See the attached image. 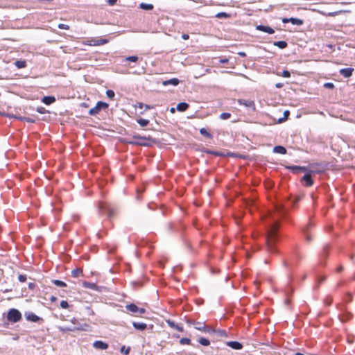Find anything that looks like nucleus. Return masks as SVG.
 Here are the masks:
<instances>
[{"instance_id": "f257e3e1", "label": "nucleus", "mask_w": 355, "mask_h": 355, "mask_svg": "<svg viewBox=\"0 0 355 355\" xmlns=\"http://www.w3.org/2000/svg\"><path fill=\"white\" fill-rule=\"evenodd\" d=\"M279 228V223L277 222L274 223L270 225L269 230L267 232V236L266 237V243L267 250L270 253H275L277 252L275 247V243L277 241V230Z\"/></svg>"}, {"instance_id": "f03ea898", "label": "nucleus", "mask_w": 355, "mask_h": 355, "mask_svg": "<svg viewBox=\"0 0 355 355\" xmlns=\"http://www.w3.org/2000/svg\"><path fill=\"white\" fill-rule=\"evenodd\" d=\"M21 318V314L17 309H11L8 311L7 315V319L8 321L17 322L19 321Z\"/></svg>"}, {"instance_id": "7ed1b4c3", "label": "nucleus", "mask_w": 355, "mask_h": 355, "mask_svg": "<svg viewBox=\"0 0 355 355\" xmlns=\"http://www.w3.org/2000/svg\"><path fill=\"white\" fill-rule=\"evenodd\" d=\"M108 107V104L102 101H98L96 106L89 110V114L90 115H96L102 109H105Z\"/></svg>"}, {"instance_id": "20e7f679", "label": "nucleus", "mask_w": 355, "mask_h": 355, "mask_svg": "<svg viewBox=\"0 0 355 355\" xmlns=\"http://www.w3.org/2000/svg\"><path fill=\"white\" fill-rule=\"evenodd\" d=\"M135 139H138V145L139 146H149L155 143L153 139H150L149 138H146L145 137H139L138 135H135Z\"/></svg>"}, {"instance_id": "39448f33", "label": "nucleus", "mask_w": 355, "mask_h": 355, "mask_svg": "<svg viewBox=\"0 0 355 355\" xmlns=\"http://www.w3.org/2000/svg\"><path fill=\"white\" fill-rule=\"evenodd\" d=\"M237 102L241 105H244L246 107L250 108L252 111L255 110V104L253 101L245 99H238Z\"/></svg>"}, {"instance_id": "423d86ee", "label": "nucleus", "mask_w": 355, "mask_h": 355, "mask_svg": "<svg viewBox=\"0 0 355 355\" xmlns=\"http://www.w3.org/2000/svg\"><path fill=\"white\" fill-rule=\"evenodd\" d=\"M159 83H162V85L163 86H167L169 85H171L173 86H176L180 83V80L176 78H173L166 80H157V84H159Z\"/></svg>"}, {"instance_id": "0eeeda50", "label": "nucleus", "mask_w": 355, "mask_h": 355, "mask_svg": "<svg viewBox=\"0 0 355 355\" xmlns=\"http://www.w3.org/2000/svg\"><path fill=\"white\" fill-rule=\"evenodd\" d=\"M282 22L284 23V24L291 22L292 24L297 25V26H300V25L303 24V20L302 19H298V18H294V17L283 18L282 19Z\"/></svg>"}, {"instance_id": "6e6552de", "label": "nucleus", "mask_w": 355, "mask_h": 355, "mask_svg": "<svg viewBox=\"0 0 355 355\" xmlns=\"http://www.w3.org/2000/svg\"><path fill=\"white\" fill-rule=\"evenodd\" d=\"M354 70V68H350V67L349 68H344V69H341L339 71V73L340 75H342L345 78H349L352 76Z\"/></svg>"}, {"instance_id": "1a4fd4ad", "label": "nucleus", "mask_w": 355, "mask_h": 355, "mask_svg": "<svg viewBox=\"0 0 355 355\" xmlns=\"http://www.w3.org/2000/svg\"><path fill=\"white\" fill-rule=\"evenodd\" d=\"M93 347L98 349H106L108 348V344L101 340H96L93 343Z\"/></svg>"}, {"instance_id": "9d476101", "label": "nucleus", "mask_w": 355, "mask_h": 355, "mask_svg": "<svg viewBox=\"0 0 355 355\" xmlns=\"http://www.w3.org/2000/svg\"><path fill=\"white\" fill-rule=\"evenodd\" d=\"M26 318L28 321L37 322L39 320H42L40 317L35 315L34 313L29 312L25 314Z\"/></svg>"}, {"instance_id": "9b49d317", "label": "nucleus", "mask_w": 355, "mask_h": 355, "mask_svg": "<svg viewBox=\"0 0 355 355\" xmlns=\"http://www.w3.org/2000/svg\"><path fill=\"white\" fill-rule=\"evenodd\" d=\"M227 345L234 349H241L243 348V345L241 343L238 341H228L227 342Z\"/></svg>"}, {"instance_id": "f8f14e48", "label": "nucleus", "mask_w": 355, "mask_h": 355, "mask_svg": "<svg viewBox=\"0 0 355 355\" xmlns=\"http://www.w3.org/2000/svg\"><path fill=\"white\" fill-rule=\"evenodd\" d=\"M257 29L259 31L267 33L268 34H273L275 33V31L273 28H272L270 26H263V25L257 26Z\"/></svg>"}, {"instance_id": "ddd939ff", "label": "nucleus", "mask_w": 355, "mask_h": 355, "mask_svg": "<svg viewBox=\"0 0 355 355\" xmlns=\"http://www.w3.org/2000/svg\"><path fill=\"white\" fill-rule=\"evenodd\" d=\"M302 181L306 182V185L307 187H311L313 184V181L311 178V175L310 173L305 174L302 179Z\"/></svg>"}, {"instance_id": "4468645a", "label": "nucleus", "mask_w": 355, "mask_h": 355, "mask_svg": "<svg viewBox=\"0 0 355 355\" xmlns=\"http://www.w3.org/2000/svg\"><path fill=\"white\" fill-rule=\"evenodd\" d=\"M272 151L275 153H279V154H282V155L286 154V152H287L286 148H284L282 146H275L273 148Z\"/></svg>"}, {"instance_id": "2eb2a0df", "label": "nucleus", "mask_w": 355, "mask_h": 355, "mask_svg": "<svg viewBox=\"0 0 355 355\" xmlns=\"http://www.w3.org/2000/svg\"><path fill=\"white\" fill-rule=\"evenodd\" d=\"M55 101V98L52 96H44L42 99V102L46 105H51Z\"/></svg>"}, {"instance_id": "dca6fc26", "label": "nucleus", "mask_w": 355, "mask_h": 355, "mask_svg": "<svg viewBox=\"0 0 355 355\" xmlns=\"http://www.w3.org/2000/svg\"><path fill=\"white\" fill-rule=\"evenodd\" d=\"M189 107V104L184 102L180 103L177 105L176 109L179 112H184Z\"/></svg>"}, {"instance_id": "f3484780", "label": "nucleus", "mask_w": 355, "mask_h": 355, "mask_svg": "<svg viewBox=\"0 0 355 355\" xmlns=\"http://www.w3.org/2000/svg\"><path fill=\"white\" fill-rule=\"evenodd\" d=\"M125 308L127 310H128L129 311H130L133 313H137L138 310H139V307L137 306H136L135 304H128V305H126Z\"/></svg>"}, {"instance_id": "a211bd4d", "label": "nucleus", "mask_w": 355, "mask_h": 355, "mask_svg": "<svg viewBox=\"0 0 355 355\" xmlns=\"http://www.w3.org/2000/svg\"><path fill=\"white\" fill-rule=\"evenodd\" d=\"M132 324L133 327L138 330L143 331L146 328V324L145 323L134 322Z\"/></svg>"}, {"instance_id": "6ab92c4d", "label": "nucleus", "mask_w": 355, "mask_h": 355, "mask_svg": "<svg viewBox=\"0 0 355 355\" xmlns=\"http://www.w3.org/2000/svg\"><path fill=\"white\" fill-rule=\"evenodd\" d=\"M99 209H102V210H103V209H106V211H107V216H108L109 218H112V217L114 216V211H113L112 209H110V208H105V207L103 206V203H100V205H99Z\"/></svg>"}, {"instance_id": "aec40b11", "label": "nucleus", "mask_w": 355, "mask_h": 355, "mask_svg": "<svg viewBox=\"0 0 355 355\" xmlns=\"http://www.w3.org/2000/svg\"><path fill=\"white\" fill-rule=\"evenodd\" d=\"M273 45L279 47V49H285L287 46V42L285 41L274 42Z\"/></svg>"}, {"instance_id": "412c9836", "label": "nucleus", "mask_w": 355, "mask_h": 355, "mask_svg": "<svg viewBox=\"0 0 355 355\" xmlns=\"http://www.w3.org/2000/svg\"><path fill=\"white\" fill-rule=\"evenodd\" d=\"M194 327L196 329L200 330V331H205V329H206V326H205V323L200 322H195Z\"/></svg>"}, {"instance_id": "4be33fe9", "label": "nucleus", "mask_w": 355, "mask_h": 355, "mask_svg": "<svg viewBox=\"0 0 355 355\" xmlns=\"http://www.w3.org/2000/svg\"><path fill=\"white\" fill-rule=\"evenodd\" d=\"M15 65L18 69H22V68H24L26 66V62L24 60H19L15 61Z\"/></svg>"}, {"instance_id": "5701e85b", "label": "nucleus", "mask_w": 355, "mask_h": 355, "mask_svg": "<svg viewBox=\"0 0 355 355\" xmlns=\"http://www.w3.org/2000/svg\"><path fill=\"white\" fill-rule=\"evenodd\" d=\"M82 273H83V270L81 269L76 268L71 271V276L73 277H78L80 275H82Z\"/></svg>"}, {"instance_id": "b1692460", "label": "nucleus", "mask_w": 355, "mask_h": 355, "mask_svg": "<svg viewBox=\"0 0 355 355\" xmlns=\"http://www.w3.org/2000/svg\"><path fill=\"white\" fill-rule=\"evenodd\" d=\"M140 8L144 10H152L153 8V5L151 3H140Z\"/></svg>"}, {"instance_id": "393cba45", "label": "nucleus", "mask_w": 355, "mask_h": 355, "mask_svg": "<svg viewBox=\"0 0 355 355\" xmlns=\"http://www.w3.org/2000/svg\"><path fill=\"white\" fill-rule=\"evenodd\" d=\"M200 133L207 138H212V135L204 128L200 130Z\"/></svg>"}, {"instance_id": "a878e982", "label": "nucleus", "mask_w": 355, "mask_h": 355, "mask_svg": "<svg viewBox=\"0 0 355 355\" xmlns=\"http://www.w3.org/2000/svg\"><path fill=\"white\" fill-rule=\"evenodd\" d=\"M52 282L57 286L58 287H65L67 286V284L65 282L61 281V280H58V279H55V280H52Z\"/></svg>"}, {"instance_id": "bb28decb", "label": "nucleus", "mask_w": 355, "mask_h": 355, "mask_svg": "<svg viewBox=\"0 0 355 355\" xmlns=\"http://www.w3.org/2000/svg\"><path fill=\"white\" fill-rule=\"evenodd\" d=\"M198 343L200 344H201L202 345H204V346H208L209 344H210V342L208 339L205 338H200L198 339Z\"/></svg>"}, {"instance_id": "cd10ccee", "label": "nucleus", "mask_w": 355, "mask_h": 355, "mask_svg": "<svg viewBox=\"0 0 355 355\" xmlns=\"http://www.w3.org/2000/svg\"><path fill=\"white\" fill-rule=\"evenodd\" d=\"M289 114H290L289 111L288 110H285L284 112V117L279 119H278V123H281L285 121L288 119Z\"/></svg>"}, {"instance_id": "c85d7f7f", "label": "nucleus", "mask_w": 355, "mask_h": 355, "mask_svg": "<svg viewBox=\"0 0 355 355\" xmlns=\"http://www.w3.org/2000/svg\"><path fill=\"white\" fill-rule=\"evenodd\" d=\"M215 334H216L217 336H220V337H226L227 336L226 331L222 330V329L216 330Z\"/></svg>"}, {"instance_id": "c756f323", "label": "nucleus", "mask_w": 355, "mask_h": 355, "mask_svg": "<svg viewBox=\"0 0 355 355\" xmlns=\"http://www.w3.org/2000/svg\"><path fill=\"white\" fill-rule=\"evenodd\" d=\"M230 17V15L228 14V13H226V12H218L216 15V17L217 18H219V19H222V18H228Z\"/></svg>"}, {"instance_id": "7c9ffc66", "label": "nucleus", "mask_w": 355, "mask_h": 355, "mask_svg": "<svg viewBox=\"0 0 355 355\" xmlns=\"http://www.w3.org/2000/svg\"><path fill=\"white\" fill-rule=\"evenodd\" d=\"M286 168L294 173H299V166H288Z\"/></svg>"}, {"instance_id": "2f4dec72", "label": "nucleus", "mask_w": 355, "mask_h": 355, "mask_svg": "<svg viewBox=\"0 0 355 355\" xmlns=\"http://www.w3.org/2000/svg\"><path fill=\"white\" fill-rule=\"evenodd\" d=\"M230 116H231V114L230 113L223 112V113L220 114V119H222V120H226V119H230Z\"/></svg>"}, {"instance_id": "473e14b6", "label": "nucleus", "mask_w": 355, "mask_h": 355, "mask_svg": "<svg viewBox=\"0 0 355 355\" xmlns=\"http://www.w3.org/2000/svg\"><path fill=\"white\" fill-rule=\"evenodd\" d=\"M275 209L277 211H278L280 214L282 215H284V207L282 205H277L275 206Z\"/></svg>"}, {"instance_id": "72a5a7b5", "label": "nucleus", "mask_w": 355, "mask_h": 355, "mask_svg": "<svg viewBox=\"0 0 355 355\" xmlns=\"http://www.w3.org/2000/svg\"><path fill=\"white\" fill-rule=\"evenodd\" d=\"M83 286L85 288H92V289H94L96 288V286L94 283H89V282H85L83 283Z\"/></svg>"}, {"instance_id": "f704fd0d", "label": "nucleus", "mask_w": 355, "mask_h": 355, "mask_svg": "<svg viewBox=\"0 0 355 355\" xmlns=\"http://www.w3.org/2000/svg\"><path fill=\"white\" fill-rule=\"evenodd\" d=\"M137 121L138 123L142 127L147 125L148 123V121L144 119H140Z\"/></svg>"}, {"instance_id": "c9c22d12", "label": "nucleus", "mask_w": 355, "mask_h": 355, "mask_svg": "<svg viewBox=\"0 0 355 355\" xmlns=\"http://www.w3.org/2000/svg\"><path fill=\"white\" fill-rule=\"evenodd\" d=\"M19 119L21 121H26L28 123H35V120L34 119L30 118V117L24 116V117H20Z\"/></svg>"}, {"instance_id": "e433bc0d", "label": "nucleus", "mask_w": 355, "mask_h": 355, "mask_svg": "<svg viewBox=\"0 0 355 355\" xmlns=\"http://www.w3.org/2000/svg\"><path fill=\"white\" fill-rule=\"evenodd\" d=\"M130 347H125V346H122L121 347V352L123 353L125 355H128L130 353Z\"/></svg>"}, {"instance_id": "4c0bfd02", "label": "nucleus", "mask_w": 355, "mask_h": 355, "mask_svg": "<svg viewBox=\"0 0 355 355\" xmlns=\"http://www.w3.org/2000/svg\"><path fill=\"white\" fill-rule=\"evenodd\" d=\"M107 42V40L105 39H100L95 42L94 45H103Z\"/></svg>"}, {"instance_id": "58836bf2", "label": "nucleus", "mask_w": 355, "mask_h": 355, "mask_svg": "<svg viewBox=\"0 0 355 355\" xmlns=\"http://www.w3.org/2000/svg\"><path fill=\"white\" fill-rule=\"evenodd\" d=\"M138 59H139V58L137 56L133 55V56L127 57L125 58V60L135 62L138 60Z\"/></svg>"}, {"instance_id": "ea45409f", "label": "nucleus", "mask_w": 355, "mask_h": 355, "mask_svg": "<svg viewBox=\"0 0 355 355\" xmlns=\"http://www.w3.org/2000/svg\"><path fill=\"white\" fill-rule=\"evenodd\" d=\"M190 342H191V340L189 338H182L180 340V343L182 345H189L190 343Z\"/></svg>"}, {"instance_id": "a19ab883", "label": "nucleus", "mask_w": 355, "mask_h": 355, "mask_svg": "<svg viewBox=\"0 0 355 355\" xmlns=\"http://www.w3.org/2000/svg\"><path fill=\"white\" fill-rule=\"evenodd\" d=\"M106 95L109 98H113L114 97L115 94L114 91L109 89L106 91Z\"/></svg>"}, {"instance_id": "79ce46f5", "label": "nucleus", "mask_w": 355, "mask_h": 355, "mask_svg": "<svg viewBox=\"0 0 355 355\" xmlns=\"http://www.w3.org/2000/svg\"><path fill=\"white\" fill-rule=\"evenodd\" d=\"M60 307L62 309H67L69 307V305L66 300H62L60 302Z\"/></svg>"}, {"instance_id": "37998d69", "label": "nucleus", "mask_w": 355, "mask_h": 355, "mask_svg": "<svg viewBox=\"0 0 355 355\" xmlns=\"http://www.w3.org/2000/svg\"><path fill=\"white\" fill-rule=\"evenodd\" d=\"M327 248H328L327 245L324 248V251H323V252L321 254V257L322 258L327 259V257L328 256Z\"/></svg>"}, {"instance_id": "c03bdc74", "label": "nucleus", "mask_w": 355, "mask_h": 355, "mask_svg": "<svg viewBox=\"0 0 355 355\" xmlns=\"http://www.w3.org/2000/svg\"><path fill=\"white\" fill-rule=\"evenodd\" d=\"M37 112L40 114H45L47 112V110L43 107H38L37 108Z\"/></svg>"}, {"instance_id": "a18cd8bd", "label": "nucleus", "mask_w": 355, "mask_h": 355, "mask_svg": "<svg viewBox=\"0 0 355 355\" xmlns=\"http://www.w3.org/2000/svg\"><path fill=\"white\" fill-rule=\"evenodd\" d=\"M18 279L21 282H24L27 279L26 275H19L18 276Z\"/></svg>"}, {"instance_id": "49530a36", "label": "nucleus", "mask_w": 355, "mask_h": 355, "mask_svg": "<svg viewBox=\"0 0 355 355\" xmlns=\"http://www.w3.org/2000/svg\"><path fill=\"white\" fill-rule=\"evenodd\" d=\"M324 87L327 89H334V85L332 83H326L324 84Z\"/></svg>"}, {"instance_id": "de8ad7c7", "label": "nucleus", "mask_w": 355, "mask_h": 355, "mask_svg": "<svg viewBox=\"0 0 355 355\" xmlns=\"http://www.w3.org/2000/svg\"><path fill=\"white\" fill-rule=\"evenodd\" d=\"M282 76L284 78H289L291 76V73L287 70H284L282 73Z\"/></svg>"}, {"instance_id": "09e8293b", "label": "nucleus", "mask_w": 355, "mask_h": 355, "mask_svg": "<svg viewBox=\"0 0 355 355\" xmlns=\"http://www.w3.org/2000/svg\"><path fill=\"white\" fill-rule=\"evenodd\" d=\"M58 28L60 29L68 30L69 28V26L64 24H58Z\"/></svg>"}, {"instance_id": "8fccbe9b", "label": "nucleus", "mask_w": 355, "mask_h": 355, "mask_svg": "<svg viewBox=\"0 0 355 355\" xmlns=\"http://www.w3.org/2000/svg\"><path fill=\"white\" fill-rule=\"evenodd\" d=\"M166 322L168 324V325L171 327V328H175V327L176 326V324L173 322V321H171L170 320H166Z\"/></svg>"}, {"instance_id": "3c124183", "label": "nucleus", "mask_w": 355, "mask_h": 355, "mask_svg": "<svg viewBox=\"0 0 355 355\" xmlns=\"http://www.w3.org/2000/svg\"><path fill=\"white\" fill-rule=\"evenodd\" d=\"M204 331L209 333V334H211V333H215L216 329H214L211 327H206L205 331Z\"/></svg>"}, {"instance_id": "603ef678", "label": "nucleus", "mask_w": 355, "mask_h": 355, "mask_svg": "<svg viewBox=\"0 0 355 355\" xmlns=\"http://www.w3.org/2000/svg\"><path fill=\"white\" fill-rule=\"evenodd\" d=\"M128 142L129 144H130L138 145V139H135V136L133 137L132 140L129 141Z\"/></svg>"}, {"instance_id": "864d4df0", "label": "nucleus", "mask_w": 355, "mask_h": 355, "mask_svg": "<svg viewBox=\"0 0 355 355\" xmlns=\"http://www.w3.org/2000/svg\"><path fill=\"white\" fill-rule=\"evenodd\" d=\"M304 232L306 234V239L307 241L310 242L311 241V237L310 235L306 234V227L303 230Z\"/></svg>"}, {"instance_id": "5fc2aeb1", "label": "nucleus", "mask_w": 355, "mask_h": 355, "mask_svg": "<svg viewBox=\"0 0 355 355\" xmlns=\"http://www.w3.org/2000/svg\"><path fill=\"white\" fill-rule=\"evenodd\" d=\"M326 277L324 276L320 277L318 279V284H321L325 280Z\"/></svg>"}, {"instance_id": "6e6d98bb", "label": "nucleus", "mask_w": 355, "mask_h": 355, "mask_svg": "<svg viewBox=\"0 0 355 355\" xmlns=\"http://www.w3.org/2000/svg\"><path fill=\"white\" fill-rule=\"evenodd\" d=\"M175 329L178 330V331H183V327L182 326H180L179 324H176V326L174 328Z\"/></svg>"}, {"instance_id": "4d7b16f0", "label": "nucleus", "mask_w": 355, "mask_h": 355, "mask_svg": "<svg viewBox=\"0 0 355 355\" xmlns=\"http://www.w3.org/2000/svg\"><path fill=\"white\" fill-rule=\"evenodd\" d=\"M306 171H307L306 167H305V166H299V173L300 172H305Z\"/></svg>"}, {"instance_id": "13d9d810", "label": "nucleus", "mask_w": 355, "mask_h": 355, "mask_svg": "<svg viewBox=\"0 0 355 355\" xmlns=\"http://www.w3.org/2000/svg\"><path fill=\"white\" fill-rule=\"evenodd\" d=\"M116 0H107V3L110 6H113L116 3Z\"/></svg>"}, {"instance_id": "bf43d9fd", "label": "nucleus", "mask_w": 355, "mask_h": 355, "mask_svg": "<svg viewBox=\"0 0 355 355\" xmlns=\"http://www.w3.org/2000/svg\"><path fill=\"white\" fill-rule=\"evenodd\" d=\"M146 312V310L144 308H139L138 312L139 314H143Z\"/></svg>"}, {"instance_id": "052dcab7", "label": "nucleus", "mask_w": 355, "mask_h": 355, "mask_svg": "<svg viewBox=\"0 0 355 355\" xmlns=\"http://www.w3.org/2000/svg\"><path fill=\"white\" fill-rule=\"evenodd\" d=\"M60 330H61L62 331H64V332H65V331H71V330H72V329H70V328H64V327H60Z\"/></svg>"}, {"instance_id": "680f3d73", "label": "nucleus", "mask_w": 355, "mask_h": 355, "mask_svg": "<svg viewBox=\"0 0 355 355\" xmlns=\"http://www.w3.org/2000/svg\"><path fill=\"white\" fill-rule=\"evenodd\" d=\"M300 200H301V197H300V196H297V197L295 198V200H294L293 204H296V203H297Z\"/></svg>"}, {"instance_id": "e2e57ef3", "label": "nucleus", "mask_w": 355, "mask_h": 355, "mask_svg": "<svg viewBox=\"0 0 355 355\" xmlns=\"http://www.w3.org/2000/svg\"><path fill=\"white\" fill-rule=\"evenodd\" d=\"M300 200H301V197H300V196H297V197L295 198V200H294L293 204H296V203H297Z\"/></svg>"}, {"instance_id": "0e129e2a", "label": "nucleus", "mask_w": 355, "mask_h": 355, "mask_svg": "<svg viewBox=\"0 0 355 355\" xmlns=\"http://www.w3.org/2000/svg\"><path fill=\"white\" fill-rule=\"evenodd\" d=\"M343 270V267L342 266H340L337 268L336 271L340 272Z\"/></svg>"}, {"instance_id": "69168bd1", "label": "nucleus", "mask_w": 355, "mask_h": 355, "mask_svg": "<svg viewBox=\"0 0 355 355\" xmlns=\"http://www.w3.org/2000/svg\"><path fill=\"white\" fill-rule=\"evenodd\" d=\"M238 55H239L241 57H245L246 53L245 52H239Z\"/></svg>"}, {"instance_id": "338daca9", "label": "nucleus", "mask_w": 355, "mask_h": 355, "mask_svg": "<svg viewBox=\"0 0 355 355\" xmlns=\"http://www.w3.org/2000/svg\"><path fill=\"white\" fill-rule=\"evenodd\" d=\"M182 39H184V40H188V39H189V35H187V34H183V35H182Z\"/></svg>"}, {"instance_id": "774afa93", "label": "nucleus", "mask_w": 355, "mask_h": 355, "mask_svg": "<svg viewBox=\"0 0 355 355\" xmlns=\"http://www.w3.org/2000/svg\"><path fill=\"white\" fill-rule=\"evenodd\" d=\"M50 300L51 302H55L57 300V297H55V296H51V298H50Z\"/></svg>"}]
</instances>
